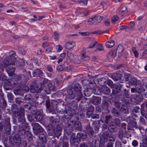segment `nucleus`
I'll list each match as a JSON object with an SVG mask.
<instances>
[{
  "label": "nucleus",
  "mask_w": 147,
  "mask_h": 147,
  "mask_svg": "<svg viewBox=\"0 0 147 147\" xmlns=\"http://www.w3.org/2000/svg\"><path fill=\"white\" fill-rule=\"evenodd\" d=\"M88 134L89 135H92L93 133V129L91 128L88 129L87 131Z\"/></svg>",
  "instance_id": "c9c22d12"
},
{
  "label": "nucleus",
  "mask_w": 147,
  "mask_h": 147,
  "mask_svg": "<svg viewBox=\"0 0 147 147\" xmlns=\"http://www.w3.org/2000/svg\"><path fill=\"white\" fill-rule=\"evenodd\" d=\"M22 90L25 92H27L29 91V88L27 86H24L22 87Z\"/></svg>",
  "instance_id": "4c0bfd02"
},
{
  "label": "nucleus",
  "mask_w": 147,
  "mask_h": 147,
  "mask_svg": "<svg viewBox=\"0 0 147 147\" xmlns=\"http://www.w3.org/2000/svg\"><path fill=\"white\" fill-rule=\"evenodd\" d=\"M79 33L82 36H87L89 35L90 34V33L88 32H79Z\"/></svg>",
  "instance_id": "a18cd8bd"
},
{
  "label": "nucleus",
  "mask_w": 147,
  "mask_h": 147,
  "mask_svg": "<svg viewBox=\"0 0 147 147\" xmlns=\"http://www.w3.org/2000/svg\"><path fill=\"white\" fill-rule=\"evenodd\" d=\"M9 56L0 63V69L1 71L4 70V68L10 65H14L17 61V56L14 52L10 51Z\"/></svg>",
  "instance_id": "f257e3e1"
},
{
  "label": "nucleus",
  "mask_w": 147,
  "mask_h": 147,
  "mask_svg": "<svg viewBox=\"0 0 147 147\" xmlns=\"http://www.w3.org/2000/svg\"><path fill=\"white\" fill-rule=\"evenodd\" d=\"M108 134H107L106 135L104 134L100 137V142L102 143H105V142L107 141V140L108 139Z\"/></svg>",
  "instance_id": "dca6fc26"
},
{
  "label": "nucleus",
  "mask_w": 147,
  "mask_h": 147,
  "mask_svg": "<svg viewBox=\"0 0 147 147\" xmlns=\"http://www.w3.org/2000/svg\"><path fill=\"white\" fill-rule=\"evenodd\" d=\"M111 117L110 116H106L105 117V122L106 123L108 124L109 123V121H111Z\"/></svg>",
  "instance_id": "473e14b6"
},
{
  "label": "nucleus",
  "mask_w": 147,
  "mask_h": 147,
  "mask_svg": "<svg viewBox=\"0 0 147 147\" xmlns=\"http://www.w3.org/2000/svg\"><path fill=\"white\" fill-rule=\"evenodd\" d=\"M32 128L33 132L36 135H38L40 132H42L43 131L42 127L37 123L34 124Z\"/></svg>",
  "instance_id": "39448f33"
},
{
  "label": "nucleus",
  "mask_w": 147,
  "mask_h": 147,
  "mask_svg": "<svg viewBox=\"0 0 147 147\" xmlns=\"http://www.w3.org/2000/svg\"><path fill=\"white\" fill-rule=\"evenodd\" d=\"M68 123L70 125H74L75 126V128L78 130L81 129V124L79 121H77L76 122H74L73 120L70 119V121H68Z\"/></svg>",
  "instance_id": "0eeeda50"
},
{
  "label": "nucleus",
  "mask_w": 147,
  "mask_h": 147,
  "mask_svg": "<svg viewBox=\"0 0 147 147\" xmlns=\"http://www.w3.org/2000/svg\"><path fill=\"white\" fill-rule=\"evenodd\" d=\"M82 58L84 60H87L89 59V57L88 56L85 55L84 56H82Z\"/></svg>",
  "instance_id": "bf43d9fd"
},
{
  "label": "nucleus",
  "mask_w": 147,
  "mask_h": 147,
  "mask_svg": "<svg viewBox=\"0 0 147 147\" xmlns=\"http://www.w3.org/2000/svg\"><path fill=\"white\" fill-rule=\"evenodd\" d=\"M98 44V42L96 41H93L89 45L88 48L91 49L94 47L95 46H96Z\"/></svg>",
  "instance_id": "4be33fe9"
},
{
  "label": "nucleus",
  "mask_w": 147,
  "mask_h": 147,
  "mask_svg": "<svg viewBox=\"0 0 147 147\" xmlns=\"http://www.w3.org/2000/svg\"><path fill=\"white\" fill-rule=\"evenodd\" d=\"M7 97L9 102H11L13 100V96L11 93H8L7 94Z\"/></svg>",
  "instance_id": "7c9ffc66"
},
{
  "label": "nucleus",
  "mask_w": 147,
  "mask_h": 147,
  "mask_svg": "<svg viewBox=\"0 0 147 147\" xmlns=\"http://www.w3.org/2000/svg\"><path fill=\"white\" fill-rule=\"evenodd\" d=\"M97 90H98L97 92H96L95 93L96 95L100 94L102 92L104 93L107 94H109L110 92V89L106 86H102L100 89L96 88L95 89V90L96 91Z\"/></svg>",
  "instance_id": "20e7f679"
},
{
  "label": "nucleus",
  "mask_w": 147,
  "mask_h": 147,
  "mask_svg": "<svg viewBox=\"0 0 147 147\" xmlns=\"http://www.w3.org/2000/svg\"><path fill=\"white\" fill-rule=\"evenodd\" d=\"M91 117L93 119L97 118H98V115L96 114H92L91 116Z\"/></svg>",
  "instance_id": "6e6d98bb"
},
{
  "label": "nucleus",
  "mask_w": 147,
  "mask_h": 147,
  "mask_svg": "<svg viewBox=\"0 0 147 147\" xmlns=\"http://www.w3.org/2000/svg\"><path fill=\"white\" fill-rule=\"evenodd\" d=\"M42 73L41 71L39 69H36L33 73V75L34 76H39Z\"/></svg>",
  "instance_id": "6ab92c4d"
},
{
  "label": "nucleus",
  "mask_w": 147,
  "mask_h": 147,
  "mask_svg": "<svg viewBox=\"0 0 147 147\" xmlns=\"http://www.w3.org/2000/svg\"><path fill=\"white\" fill-rule=\"evenodd\" d=\"M95 20H94V18H91L89 19L88 22V24L89 25H92V24H96V23L95 22Z\"/></svg>",
  "instance_id": "393cba45"
},
{
  "label": "nucleus",
  "mask_w": 147,
  "mask_h": 147,
  "mask_svg": "<svg viewBox=\"0 0 147 147\" xmlns=\"http://www.w3.org/2000/svg\"><path fill=\"white\" fill-rule=\"evenodd\" d=\"M49 44L47 42H45L42 44V47L44 48H45L49 46Z\"/></svg>",
  "instance_id": "e2e57ef3"
},
{
  "label": "nucleus",
  "mask_w": 147,
  "mask_h": 147,
  "mask_svg": "<svg viewBox=\"0 0 147 147\" xmlns=\"http://www.w3.org/2000/svg\"><path fill=\"white\" fill-rule=\"evenodd\" d=\"M123 47L119 45L117 48L116 51V54L114 56L115 59H116V57H119L121 56V53L123 51Z\"/></svg>",
  "instance_id": "6e6552de"
},
{
  "label": "nucleus",
  "mask_w": 147,
  "mask_h": 147,
  "mask_svg": "<svg viewBox=\"0 0 147 147\" xmlns=\"http://www.w3.org/2000/svg\"><path fill=\"white\" fill-rule=\"evenodd\" d=\"M39 138L41 140H44L46 138L45 135L42 133H41L39 134Z\"/></svg>",
  "instance_id": "72a5a7b5"
},
{
  "label": "nucleus",
  "mask_w": 147,
  "mask_h": 147,
  "mask_svg": "<svg viewBox=\"0 0 147 147\" xmlns=\"http://www.w3.org/2000/svg\"><path fill=\"white\" fill-rule=\"evenodd\" d=\"M109 125L108 124L106 123L102 125V130H105L108 128H109Z\"/></svg>",
  "instance_id": "c03bdc74"
},
{
  "label": "nucleus",
  "mask_w": 147,
  "mask_h": 147,
  "mask_svg": "<svg viewBox=\"0 0 147 147\" xmlns=\"http://www.w3.org/2000/svg\"><path fill=\"white\" fill-rule=\"evenodd\" d=\"M15 70V68L13 67H9L7 69V71L8 74L10 76L13 75Z\"/></svg>",
  "instance_id": "2eb2a0df"
},
{
  "label": "nucleus",
  "mask_w": 147,
  "mask_h": 147,
  "mask_svg": "<svg viewBox=\"0 0 147 147\" xmlns=\"http://www.w3.org/2000/svg\"><path fill=\"white\" fill-rule=\"evenodd\" d=\"M47 68L48 71L50 72L53 71V69L52 68V67L50 65H48L47 67Z\"/></svg>",
  "instance_id": "5fc2aeb1"
},
{
  "label": "nucleus",
  "mask_w": 147,
  "mask_h": 147,
  "mask_svg": "<svg viewBox=\"0 0 147 147\" xmlns=\"http://www.w3.org/2000/svg\"><path fill=\"white\" fill-rule=\"evenodd\" d=\"M101 98L99 97L94 96L93 97L92 101V103L95 105L99 104L101 102Z\"/></svg>",
  "instance_id": "9b49d317"
},
{
  "label": "nucleus",
  "mask_w": 147,
  "mask_h": 147,
  "mask_svg": "<svg viewBox=\"0 0 147 147\" xmlns=\"http://www.w3.org/2000/svg\"><path fill=\"white\" fill-rule=\"evenodd\" d=\"M54 36L55 39L57 40L59 37L58 33L56 32H55L54 33Z\"/></svg>",
  "instance_id": "de8ad7c7"
},
{
  "label": "nucleus",
  "mask_w": 147,
  "mask_h": 147,
  "mask_svg": "<svg viewBox=\"0 0 147 147\" xmlns=\"http://www.w3.org/2000/svg\"><path fill=\"white\" fill-rule=\"evenodd\" d=\"M110 24V20H107L105 21V24L107 26H109Z\"/></svg>",
  "instance_id": "864d4df0"
},
{
  "label": "nucleus",
  "mask_w": 147,
  "mask_h": 147,
  "mask_svg": "<svg viewBox=\"0 0 147 147\" xmlns=\"http://www.w3.org/2000/svg\"><path fill=\"white\" fill-rule=\"evenodd\" d=\"M88 0H78V2L80 3H82L85 5H86Z\"/></svg>",
  "instance_id": "79ce46f5"
},
{
  "label": "nucleus",
  "mask_w": 147,
  "mask_h": 147,
  "mask_svg": "<svg viewBox=\"0 0 147 147\" xmlns=\"http://www.w3.org/2000/svg\"><path fill=\"white\" fill-rule=\"evenodd\" d=\"M145 28V26H140L139 27L138 29L140 31H143Z\"/></svg>",
  "instance_id": "052dcab7"
},
{
  "label": "nucleus",
  "mask_w": 147,
  "mask_h": 147,
  "mask_svg": "<svg viewBox=\"0 0 147 147\" xmlns=\"http://www.w3.org/2000/svg\"><path fill=\"white\" fill-rule=\"evenodd\" d=\"M68 95L67 97L70 99H73L75 97H76V95L75 94L76 93L74 91L73 89L69 90L68 91Z\"/></svg>",
  "instance_id": "9d476101"
},
{
  "label": "nucleus",
  "mask_w": 147,
  "mask_h": 147,
  "mask_svg": "<svg viewBox=\"0 0 147 147\" xmlns=\"http://www.w3.org/2000/svg\"><path fill=\"white\" fill-rule=\"evenodd\" d=\"M120 111L124 113H127L128 111L127 108L124 105H122L121 107Z\"/></svg>",
  "instance_id": "5701e85b"
},
{
  "label": "nucleus",
  "mask_w": 147,
  "mask_h": 147,
  "mask_svg": "<svg viewBox=\"0 0 147 147\" xmlns=\"http://www.w3.org/2000/svg\"><path fill=\"white\" fill-rule=\"evenodd\" d=\"M96 46H97V48L95 50V52H98L103 50V47L102 44L98 43Z\"/></svg>",
  "instance_id": "aec40b11"
},
{
  "label": "nucleus",
  "mask_w": 147,
  "mask_h": 147,
  "mask_svg": "<svg viewBox=\"0 0 147 147\" xmlns=\"http://www.w3.org/2000/svg\"><path fill=\"white\" fill-rule=\"evenodd\" d=\"M52 50V48H48L46 49V50L45 51V53H48L50 52Z\"/></svg>",
  "instance_id": "69168bd1"
},
{
  "label": "nucleus",
  "mask_w": 147,
  "mask_h": 147,
  "mask_svg": "<svg viewBox=\"0 0 147 147\" xmlns=\"http://www.w3.org/2000/svg\"><path fill=\"white\" fill-rule=\"evenodd\" d=\"M30 91L32 93H34L36 92H40L41 90V89L40 88L38 89V88L37 86L34 87V86H32L30 87Z\"/></svg>",
  "instance_id": "4468645a"
},
{
  "label": "nucleus",
  "mask_w": 147,
  "mask_h": 147,
  "mask_svg": "<svg viewBox=\"0 0 147 147\" xmlns=\"http://www.w3.org/2000/svg\"><path fill=\"white\" fill-rule=\"evenodd\" d=\"M115 44L114 41L113 40H111L106 42L105 45L107 47L110 48L112 47Z\"/></svg>",
  "instance_id": "f3484780"
},
{
  "label": "nucleus",
  "mask_w": 147,
  "mask_h": 147,
  "mask_svg": "<svg viewBox=\"0 0 147 147\" xmlns=\"http://www.w3.org/2000/svg\"><path fill=\"white\" fill-rule=\"evenodd\" d=\"M88 12L87 11H85L81 12L80 14L82 16H85L88 15Z\"/></svg>",
  "instance_id": "37998d69"
},
{
  "label": "nucleus",
  "mask_w": 147,
  "mask_h": 147,
  "mask_svg": "<svg viewBox=\"0 0 147 147\" xmlns=\"http://www.w3.org/2000/svg\"><path fill=\"white\" fill-rule=\"evenodd\" d=\"M55 87L53 84L50 82L46 84L44 87V90L47 94H49L51 91L53 90Z\"/></svg>",
  "instance_id": "423d86ee"
},
{
  "label": "nucleus",
  "mask_w": 147,
  "mask_h": 147,
  "mask_svg": "<svg viewBox=\"0 0 147 147\" xmlns=\"http://www.w3.org/2000/svg\"><path fill=\"white\" fill-rule=\"evenodd\" d=\"M120 14L123 16L126 12L127 8L125 5H123L120 6Z\"/></svg>",
  "instance_id": "f8f14e48"
},
{
  "label": "nucleus",
  "mask_w": 147,
  "mask_h": 147,
  "mask_svg": "<svg viewBox=\"0 0 147 147\" xmlns=\"http://www.w3.org/2000/svg\"><path fill=\"white\" fill-rule=\"evenodd\" d=\"M55 49H56L57 52H60L62 49V47L60 45H58L55 47Z\"/></svg>",
  "instance_id": "ea45409f"
},
{
  "label": "nucleus",
  "mask_w": 147,
  "mask_h": 147,
  "mask_svg": "<svg viewBox=\"0 0 147 147\" xmlns=\"http://www.w3.org/2000/svg\"><path fill=\"white\" fill-rule=\"evenodd\" d=\"M112 112L115 115H118L119 114V112L117 110L115 109V108H113L112 110Z\"/></svg>",
  "instance_id": "09e8293b"
},
{
  "label": "nucleus",
  "mask_w": 147,
  "mask_h": 147,
  "mask_svg": "<svg viewBox=\"0 0 147 147\" xmlns=\"http://www.w3.org/2000/svg\"><path fill=\"white\" fill-rule=\"evenodd\" d=\"M114 54L113 51L111 50V51L107 55V57L109 59H110L112 57Z\"/></svg>",
  "instance_id": "f704fd0d"
},
{
  "label": "nucleus",
  "mask_w": 147,
  "mask_h": 147,
  "mask_svg": "<svg viewBox=\"0 0 147 147\" xmlns=\"http://www.w3.org/2000/svg\"><path fill=\"white\" fill-rule=\"evenodd\" d=\"M21 102V99L20 98H17L16 99V102L17 104H19Z\"/></svg>",
  "instance_id": "603ef678"
},
{
  "label": "nucleus",
  "mask_w": 147,
  "mask_h": 147,
  "mask_svg": "<svg viewBox=\"0 0 147 147\" xmlns=\"http://www.w3.org/2000/svg\"><path fill=\"white\" fill-rule=\"evenodd\" d=\"M136 88L138 92H141L142 90V88L141 85L140 84H137L136 85Z\"/></svg>",
  "instance_id": "c85d7f7f"
},
{
  "label": "nucleus",
  "mask_w": 147,
  "mask_h": 147,
  "mask_svg": "<svg viewBox=\"0 0 147 147\" xmlns=\"http://www.w3.org/2000/svg\"><path fill=\"white\" fill-rule=\"evenodd\" d=\"M35 118L37 120H41L42 119L43 117L40 113L38 112L35 115Z\"/></svg>",
  "instance_id": "a211bd4d"
},
{
  "label": "nucleus",
  "mask_w": 147,
  "mask_h": 147,
  "mask_svg": "<svg viewBox=\"0 0 147 147\" xmlns=\"http://www.w3.org/2000/svg\"><path fill=\"white\" fill-rule=\"evenodd\" d=\"M12 111L13 112L16 117H18V119L19 122L22 124H24L25 127L23 128L24 131H26L28 129L27 124H25V118L23 110L20 111L18 109H16V111L13 109Z\"/></svg>",
  "instance_id": "f03ea898"
},
{
  "label": "nucleus",
  "mask_w": 147,
  "mask_h": 147,
  "mask_svg": "<svg viewBox=\"0 0 147 147\" xmlns=\"http://www.w3.org/2000/svg\"><path fill=\"white\" fill-rule=\"evenodd\" d=\"M88 91L87 90H85L84 92V94L86 96H89L90 94V93L89 92L88 94Z\"/></svg>",
  "instance_id": "0e129e2a"
},
{
  "label": "nucleus",
  "mask_w": 147,
  "mask_h": 147,
  "mask_svg": "<svg viewBox=\"0 0 147 147\" xmlns=\"http://www.w3.org/2000/svg\"><path fill=\"white\" fill-rule=\"evenodd\" d=\"M94 108L93 106H91L88 108V111L90 112H92L94 110Z\"/></svg>",
  "instance_id": "3c124183"
},
{
  "label": "nucleus",
  "mask_w": 147,
  "mask_h": 147,
  "mask_svg": "<svg viewBox=\"0 0 147 147\" xmlns=\"http://www.w3.org/2000/svg\"><path fill=\"white\" fill-rule=\"evenodd\" d=\"M145 89H147V83H144L142 86V89L143 91H145Z\"/></svg>",
  "instance_id": "49530a36"
},
{
  "label": "nucleus",
  "mask_w": 147,
  "mask_h": 147,
  "mask_svg": "<svg viewBox=\"0 0 147 147\" xmlns=\"http://www.w3.org/2000/svg\"><path fill=\"white\" fill-rule=\"evenodd\" d=\"M27 138L29 140L32 139V134L30 132H28L26 134Z\"/></svg>",
  "instance_id": "e433bc0d"
},
{
  "label": "nucleus",
  "mask_w": 147,
  "mask_h": 147,
  "mask_svg": "<svg viewBox=\"0 0 147 147\" xmlns=\"http://www.w3.org/2000/svg\"><path fill=\"white\" fill-rule=\"evenodd\" d=\"M132 77V76L130 74H127L125 75L124 77L126 81H128L129 82Z\"/></svg>",
  "instance_id": "a878e982"
},
{
  "label": "nucleus",
  "mask_w": 147,
  "mask_h": 147,
  "mask_svg": "<svg viewBox=\"0 0 147 147\" xmlns=\"http://www.w3.org/2000/svg\"><path fill=\"white\" fill-rule=\"evenodd\" d=\"M37 147H45V145L42 143H39L37 145Z\"/></svg>",
  "instance_id": "338daca9"
},
{
  "label": "nucleus",
  "mask_w": 147,
  "mask_h": 147,
  "mask_svg": "<svg viewBox=\"0 0 147 147\" xmlns=\"http://www.w3.org/2000/svg\"><path fill=\"white\" fill-rule=\"evenodd\" d=\"M116 127V125L115 124H112L111 123L110 125V127L109 129H113L112 131H111V132H113L114 131V129H115Z\"/></svg>",
  "instance_id": "a19ab883"
},
{
  "label": "nucleus",
  "mask_w": 147,
  "mask_h": 147,
  "mask_svg": "<svg viewBox=\"0 0 147 147\" xmlns=\"http://www.w3.org/2000/svg\"><path fill=\"white\" fill-rule=\"evenodd\" d=\"M67 55L68 57L71 60L74 59V56L70 52H68L67 53Z\"/></svg>",
  "instance_id": "58836bf2"
},
{
  "label": "nucleus",
  "mask_w": 147,
  "mask_h": 147,
  "mask_svg": "<svg viewBox=\"0 0 147 147\" xmlns=\"http://www.w3.org/2000/svg\"><path fill=\"white\" fill-rule=\"evenodd\" d=\"M93 33L96 35H99L100 34H101L100 32L99 31H96L94 32H93Z\"/></svg>",
  "instance_id": "774afa93"
},
{
  "label": "nucleus",
  "mask_w": 147,
  "mask_h": 147,
  "mask_svg": "<svg viewBox=\"0 0 147 147\" xmlns=\"http://www.w3.org/2000/svg\"><path fill=\"white\" fill-rule=\"evenodd\" d=\"M6 121L5 123L4 128L7 131H10L11 129V126L10 123V119L9 118H7Z\"/></svg>",
  "instance_id": "1a4fd4ad"
},
{
  "label": "nucleus",
  "mask_w": 147,
  "mask_h": 147,
  "mask_svg": "<svg viewBox=\"0 0 147 147\" xmlns=\"http://www.w3.org/2000/svg\"><path fill=\"white\" fill-rule=\"evenodd\" d=\"M73 90L76 93V99L78 100H80L82 97V95L81 92V88L80 84L78 83L76 84Z\"/></svg>",
  "instance_id": "7ed1b4c3"
},
{
  "label": "nucleus",
  "mask_w": 147,
  "mask_h": 147,
  "mask_svg": "<svg viewBox=\"0 0 147 147\" xmlns=\"http://www.w3.org/2000/svg\"><path fill=\"white\" fill-rule=\"evenodd\" d=\"M65 68V65H59L58 67L57 70L58 71H61L62 70H64Z\"/></svg>",
  "instance_id": "c756f323"
},
{
  "label": "nucleus",
  "mask_w": 147,
  "mask_h": 147,
  "mask_svg": "<svg viewBox=\"0 0 147 147\" xmlns=\"http://www.w3.org/2000/svg\"><path fill=\"white\" fill-rule=\"evenodd\" d=\"M129 82L132 85H135L137 83V80L134 77L132 76Z\"/></svg>",
  "instance_id": "b1692460"
},
{
  "label": "nucleus",
  "mask_w": 147,
  "mask_h": 147,
  "mask_svg": "<svg viewBox=\"0 0 147 147\" xmlns=\"http://www.w3.org/2000/svg\"><path fill=\"white\" fill-rule=\"evenodd\" d=\"M138 142L136 140H134L132 142V144L134 146H137L138 145Z\"/></svg>",
  "instance_id": "4d7b16f0"
},
{
  "label": "nucleus",
  "mask_w": 147,
  "mask_h": 147,
  "mask_svg": "<svg viewBox=\"0 0 147 147\" xmlns=\"http://www.w3.org/2000/svg\"><path fill=\"white\" fill-rule=\"evenodd\" d=\"M75 45V43L72 41H69L67 43L66 47L68 49H71L73 48Z\"/></svg>",
  "instance_id": "ddd939ff"
},
{
  "label": "nucleus",
  "mask_w": 147,
  "mask_h": 147,
  "mask_svg": "<svg viewBox=\"0 0 147 147\" xmlns=\"http://www.w3.org/2000/svg\"><path fill=\"white\" fill-rule=\"evenodd\" d=\"M134 22H131L129 24V28L131 29H132L134 26Z\"/></svg>",
  "instance_id": "8fccbe9b"
},
{
  "label": "nucleus",
  "mask_w": 147,
  "mask_h": 147,
  "mask_svg": "<svg viewBox=\"0 0 147 147\" xmlns=\"http://www.w3.org/2000/svg\"><path fill=\"white\" fill-rule=\"evenodd\" d=\"M119 17L117 15H114L112 18V21L113 23H115L116 21L119 19Z\"/></svg>",
  "instance_id": "2f4dec72"
},
{
  "label": "nucleus",
  "mask_w": 147,
  "mask_h": 147,
  "mask_svg": "<svg viewBox=\"0 0 147 147\" xmlns=\"http://www.w3.org/2000/svg\"><path fill=\"white\" fill-rule=\"evenodd\" d=\"M93 127L94 128V129L96 131H98L99 130V128L98 125L96 126V124H93Z\"/></svg>",
  "instance_id": "13d9d810"
},
{
  "label": "nucleus",
  "mask_w": 147,
  "mask_h": 147,
  "mask_svg": "<svg viewBox=\"0 0 147 147\" xmlns=\"http://www.w3.org/2000/svg\"><path fill=\"white\" fill-rule=\"evenodd\" d=\"M102 19V17L100 16H96L94 18V20H95V22L96 23V24L100 22Z\"/></svg>",
  "instance_id": "412c9836"
},
{
  "label": "nucleus",
  "mask_w": 147,
  "mask_h": 147,
  "mask_svg": "<svg viewBox=\"0 0 147 147\" xmlns=\"http://www.w3.org/2000/svg\"><path fill=\"white\" fill-rule=\"evenodd\" d=\"M132 51L136 57H137L139 55L138 52L135 47H133L132 49Z\"/></svg>",
  "instance_id": "cd10ccee"
},
{
  "label": "nucleus",
  "mask_w": 147,
  "mask_h": 147,
  "mask_svg": "<svg viewBox=\"0 0 147 147\" xmlns=\"http://www.w3.org/2000/svg\"><path fill=\"white\" fill-rule=\"evenodd\" d=\"M49 130L51 131L52 132V133H51V132H49V134L50 136H52L54 134H56L57 132L56 131L55 129H54V128L53 127H51V128H49Z\"/></svg>",
  "instance_id": "bb28decb"
},
{
  "label": "nucleus",
  "mask_w": 147,
  "mask_h": 147,
  "mask_svg": "<svg viewBox=\"0 0 147 147\" xmlns=\"http://www.w3.org/2000/svg\"><path fill=\"white\" fill-rule=\"evenodd\" d=\"M65 67L64 70H65L66 71H69L71 69V67L70 66L66 67L65 66Z\"/></svg>",
  "instance_id": "680f3d73"
}]
</instances>
